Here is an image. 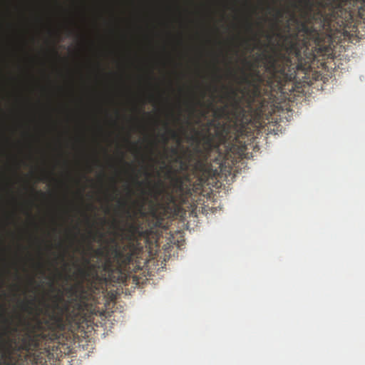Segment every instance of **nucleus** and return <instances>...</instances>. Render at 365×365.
<instances>
[{
  "label": "nucleus",
  "instance_id": "obj_22",
  "mask_svg": "<svg viewBox=\"0 0 365 365\" xmlns=\"http://www.w3.org/2000/svg\"><path fill=\"white\" fill-rule=\"evenodd\" d=\"M160 193H161V190L159 189V190H158V195H160Z\"/></svg>",
  "mask_w": 365,
  "mask_h": 365
},
{
  "label": "nucleus",
  "instance_id": "obj_21",
  "mask_svg": "<svg viewBox=\"0 0 365 365\" xmlns=\"http://www.w3.org/2000/svg\"><path fill=\"white\" fill-rule=\"evenodd\" d=\"M38 193H41V195L42 196H45L44 192H41V191H39V192H38Z\"/></svg>",
  "mask_w": 365,
  "mask_h": 365
},
{
  "label": "nucleus",
  "instance_id": "obj_18",
  "mask_svg": "<svg viewBox=\"0 0 365 365\" xmlns=\"http://www.w3.org/2000/svg\"><path fill=\"white\" fill-rule=\"evenodd\" d=\"M190 109H191L192 112H193V111L195 110V106H194V105H190Z\"/></svg>",
  "mask_w": 365,
  "mask_h": 365
},
{
  "label": "nucleus",
  "instance_id": "obj_6",
  "mask_svg": "<svg viewBox=\"0 0 365 365\" xmlns=\"http://www.w3.org/2000/svg\"><path fill=\"white\" fill-rule=\"evenodd\" d=\"M21 348V342L16 339H10L1 346V355L0 357V365H18L21 355L19 353Z\"/></svg>",
  "mask_w": 365,
  "mask_h": 365
},
{
  "label": "nucleus",
  "instance_id": "obj_15",
  "mask_svg": "<svg viewBox=\"0 0 365 365\" xmlns=\"http://www.w3.org/2000/svg\"><path fill=\"white\" fill-rule=\"evenodd\" d=\"M127 189L128 191V197L130 199L132 197V189L129 186L127 187Z\"/></svg>",
  "mask_w": 365,
  "mask_h": 365
},
{
  "label": "nucleus",
  "instance_id": "obj_1",
  "mask_svg": "<svg viewBox=\"0 0 365 365\" xmlns=\"http://www.w3.org/2000/svg\"><path fill=\"white\" fill-rule=\"evenodd\" d=\"M364 0H321L314 10L313 4L307 0L302 13V20L294 15L291 20L296 24L295 30L289 34L278 33L282 41L281 49H273L271 53L259 54L255 62L246 61L251 68L249 73L242 71L239 79L241 89L249 103L261 96L262 86L272 88L292 81L296 78L297 70L306 71L314 57L312 43L319 46L324 36H331L334 21L341 16L344 6L347 2H361Z\"/></svg>",
  "mask_w": 365,
  "mask_h": 365
},
{
  "label": "nucleus",
  "instance_id": "obj_20",
  "mask_svg": "<svg viewBox=\"0 0 365 365\" xmlns=\"http://www.w3.org/2000/svg\"><path fill=\"white\" fill-rule=\"evenodd\" d=\"M113 188H114V190H115V192H117V191H118V189H117V187H116V186H115V184H114V185H113Z\"/></svg>",
  "mask_w": 365,
  "mask_h": 365
},
{
  "label": "nucleus",
  "instance_id": "obj_12",
  "mask_svg": "<svg viewBox=\"0 0 365 365\" xmlns=\"http://www.w3.org/2000/svg\"><path fill=\"white\" fill-rule=\"evenodd\" d=\"M21 308L25 309V310H26L27 309L29 308L28 302H21Z\"/></svg>",
  "mask_w": 365,
  "mask_h": 365
},
{
  "label": "nucleus",
  "instance_id": "obj_17",
  "mask_svg": "<svg viewBox=\"0 0 365 365\" xmlns=\"http://www.w3.org/2000/svg\"><path fill=\"white\" fill-rule=\"evenodd\" d=\"M48 178V175H45L41 180H46Z\"/></svg>",
  "mask_w": 365,
  "mask_h": 365
},
{
  "label": "nucleus",
  "instance_id": "obj_26",
  "mask_svg": "<svg viewBox=\"0 0 365 365\" xmlns=\"http://www.w3.org/2000/svg\"><path fill=\"white\" fill-rule=\"evenodd\" d=\"M91 236L93 237V234H92V232L91 233Z\"/></svg>",
  "mask_w": 365,
  "mask_h": 365
},
{
  "label": "nucleus",
  "instance_id": "obj_19",
  "mask_svg": "<svg viewBox=\"0 0 365 365\" xmlns=\"http://www.w3.org/2000/svg\"><path fill=\"white\" fill-rule=\"evenodd\" d=\"M38 267H41V268H43V264H42V263H38Z\"/></svg>",
  "mask_w": 365,
  "mask_h": 365
},
{
  "label": "nucleus",
  "instance_id": "obj_16",
  "mask_svg": "<svg viewBox=\"0 0 365 365\" xmlns=\"http://www.w3.org/2000/svg\"><path fill=\"white\" fill-rule=\"evenodd\" d=\"M135 182L138 185H141L143 184V182L142 181H138L137 180V178L135 179Z\"/></svg>",
  "mask_w": 365,
  "mask_h": 365
},
{
  "label": "nucleus",
  "instance_id": "obj_7",
  "mask_svg": "<svg viewBox=\"0 0 365 365\" xmlns=\"http://www.w3.org/2000/svg\"><path fill=\"white\" fill-rule=\"evenodd\" d=\"M179 168L177 170H175L174 171L172 170V168H170L168 176V178H171V182L173 184H174V186L177 187L180 190L182 189V178L178 175V173H180ZM184 173H187V171H183Z\"/></svg>",
  "mask_w": 365,
  "mask_h": 365
},
{
  "label": "nucleus",
  "instance_id": "obj_11",
  "mask_svg": "<svg viewBox=\"0 0 365 365\" xmlns=\"http://www.w3.org/2000/svg\"><path fill=\"white\" fill-rule=\"evenodd\" d=\"M153 217L155 219V222L154 223V227H163V221L161 219L158 218L155 213L153 215Z\"/></svg>",
  "mask_w": 365,
  "mask_h": 365
},
{
  "label": "nucleus",
  "instance_id": "obj_25",
  "mask_svg": "<svg viewBox=\"0 0 365 365\" xmlns=\"http://www.w3.org/2000/svg\"><path fill=\"white\" fill-rule=\"evenodd\" d=\"M54 53H55V55H56V56H57V55H58V53H57V51H54Z\"/></svg>",
  "mask_w": 365,
  "mask_h": 365
},
{
  "label": "nucleus",
  "instance_id": "obj_8",
  "mask_svg": "<svg viewBox=\"0 0 365 365\" xmlns=\"http://www.w3.org/2000/svg\"><path fill=\"white\" fill-rule=\"evenodd\" d=\"M166 132L161 135V138L165 144H167L169 141L168 135L173 139L177 140L178 144H180V138L178 133L173 129L170 128L168 123H165Z\"/></svg>",
  "mask_w": 365,
  "mask_h": 365
},
{
  "label": "nucleus",
  "instance_id": "obj_13",
  "mask_svg": "<svg viewBox=\"0 0 365 365\" xmlns=\"http://www.w3.org/2000/svg\"><path fill=\"white\" fill-rule=\"evenodd\" d=\"M247 29L250 32H252L253 31V24L251 23L250 21L247 22Z\"/></svg>",
  "mask_w": 365,
  "mask_h": 365
},
{
  "label": "nucleus",
  "instance_id": "obj_10",
  "mask_svg": "<svg viewBox=\"0 0 365 365\" xmlns=\"http://www.w3.org/2000/svg\"><path fill=\"white\" fill-rule=\"evenodd\" d=\"M0 317L2 318L4 323L6 326V330L9 331V329H11V320L8 319L7 317L5 315V312H1L0 314Z\"/></svg>",
  "mask_w": 365,
  "mask_h": 365
},
{
  "label": "nucleus",
  "instance_id": "obj_24",
  "mask_svg": "<svg viewBox=\"0 0 365 365\" xmlns=\"http://www.w3.org/2000/svg\"><path fill=\"white\" fill-rule=\"evenodd\" d=\"M16 327L13 328V331H16Z\"/></svg>",
  "mask_w": 365,
  "mask_h": 365
},
{
  "label": "nucleus",
  "instance_id": "obj_5",
  "mask_svg": "<svg viewBox=\"0 0 365 365\" xmlns=\"http://www.w3.org/2000/svg\"><path fill=\"white\" fill-rule=\"evenodd\" d=\"M242 88H229L225 95L227 102L216 108L214 111L215 117L233 120L235 122L242 120L247 113L246 107L252 108L255 101L249 103L247 96L241 92Z\"/></svg>",
  "mask_w": 365,
  "mask_h": 365
},
{
  "label": "nucleus",
  "instance_id": "obj_3",
  "mask_svg": "<svg viewBox=\"0 0 365 365\" xmlns=\"http://www.w3.org/2000/svg\"><path fill=\"white\" fill-rule=\"evenodd\" d=\"M229 134V126L212 120L204 125L202 130H195V134L190 138L195 143L192 149H185L180 155L177 148H171L180 171H191L200 180L205 181L213 174L210 163L212 153L214 152L222 158L232 150V145L227 143Z\"/></svg>",
  "mask_w": 365,
  "mask_h": 365
},
{
  "label": "nucleus",
  "instance_id": "obj_23",
  "mask_svg": "<svg viewBox=\"0 0 365 365\" xmlns=\"http://www.w3.org/2000/svg\"><path fill=\"white\" fill-rule=\"evenodd\" d=\"M287 28L288 29H290L289 24H287Z\"/></svg>",
  "mask_w": 365,
  "mask_h": 365
},
{
  "label": "nucleus",
  "instance_id": "obj_14",
  "mask_svg": "<svg viewBox=\"0 0 365 365\" xmlns=\"http://www.w3.org/2000/svg\"><path fill=\"white\" fill-rule=\"evenodd\" d=\"M96 254L98 256H103L104 255V252L101 249H98L96 250Z\"/></svg>",
  "mask_w": 365,
  "mask_h": 365
},
{
  "label": "nucleus",
  "instance_id": "obj_4",
  "mask_svg": "<svg viewBox=\"0 0 365 365\" xmlns=\"http://www.w3.org/2000/svg\"><path fill=\"white\" fill-rule=\"evenodd\" d=\"M145 199L142 202L134 201L133 204L138 207V209L132 213L131 208L128 205V202L125 200L118 199V207L126 216V221L123 226H120L119 229L129 243L123 248L115 246L110 250L113 260L109 256V251L106 253V262L104 264V269L109 271L112 269L113 262L117 264H123L127 265L130 264L133 260L135 254V242H138L140 238H148L152 232V227H145L143 222L137 218V214L140 213L144 216L145 213L142 211V208L145 205Z\"/></svg>",
  "mask_w": 365,
  "mask_h": 365
},
{
  "label": "nucleus",
  "instance_id": "obj_9",
  "mask_svg": "<svg viewBox=\"0 0 365 365\" xmlns=\"http://www.w3.org/2000/svg\"><path fill=\"white\" fill-rule=\"evenodd\" d=\"M267 9H268L269 10H272V11H274L275 12V19H276V20H277V21H276V23H275V25H277V21H278L279 19L282 18V17H283V16H284V11H283V10H282V9H277V8L272 7V6H269L267 7Z\"/></svg>",
  "mask_w": 365,
  "mask_h": 365
},
{
  "label": "nucleus",
  "instance_id": "obj_2",
  "mask_svg": "<svg viewBox=\"0 0 365 365\" xmlns=\"http://www.w3.org/2000/svg\"><path fill=\"white\" fill-rule=\"evenodd\" d=\"M84 266H78L76 276L79 280L66 289L68 299L65 300L62 295H56L53 307H48L42 317L39 314L26 322V332L20 339L21 348L26 351L36 350L43 343L54 341L58 332L65 329V317H75L81 314L88 306L91 296L90 289L86 288L84 282L91 276H97L95 266L88 258L84 259Z\"/></svg>",
  "mask_w": 365,
  "mask_h": 365
}]
</instances>
